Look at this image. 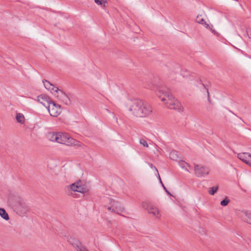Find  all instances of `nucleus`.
<instances>
[{
	"instance_id": "obj_4",
	"label": "nucleus",
	"mask_w": 251,
	"mask_h": 251,
	"mask_svg": "<svg viewBox=\"0 0 251 251\" xmlns=\"http://www.w3.org/2000/svg\"><path fill=\"white\" fill-rule=\"evenodd\" d=\"M143 206L149 214L152 215L156 219L160 218L161 214L159 209L155 205L151 203L146 202Z\"/></svg>"
},
{
	"instance_id": "obj_24",
	"label": "nucleus",
	"mask_w": 251,
	"mask_h": 251,
	"mask_svg": "<svg viewBox=\"0 0 251 251\" xmlns=\"http://www.w3.org/2000/svg\"><path fill=\"white\" fill-rule=\"evenodd\" d=\"M179 166L183 169H185L186 171H188L187 167H189L188 164L184 161H181L179 162Z\"/></svg>"
},
{
	"instance_id": "obj_21",
	"label": "nucleus",
	"mask_w": 251,
	"mask_h": 251,
	"mask_svg": "<svg viewBox=\"0 0 251 251\" xmlns=\"http://www.w3.org/2000/svg\"><path fill=\"white\" fill-rule=\"evenodd\" d=\"M16 119L18 122L23 124L25 120H24V115L21 113H18L16 115Z\"/></svg>"
},
{
	"instance_id": "obj_26",
	"label": "nucleus",
	"mask_w": 251,
	"mask_h": 251,
	"mask_svg": "<svg viewBox=\"0 0 251 251\" xmlns=\"http://www.w3.org/2000/svg\"><path fill=\"white\" fill-rule=\"evenodd\" d=\"M202 85L203 86V88H204V89L205 90V91L206 92L207 95L208 100L209 101H210V97H209V94L208 90V89L206 87V86L204 84H203Z\"/></svg>"
},
{
	"instance_id": "obj_7",
	"label": "nucleus",
	"mask_w": 251,
	"mask_h": 251,
	"mask_svg": "<svg viewBox=\"0 0 251 251\" xmlns=\"http://www.w3.org/2000/svg\"><path fill=\"white\" fill-rule=\"evenodd\" d=\"M141 100L138 99H135L132 100V105L130 107L129 110L132 112L133 114L138 116L141 113Z\"/></svg>"
},
{
	"instance_id": "obj_15",
	"label": "nucleus",
	"mask_w": 251,
	"mask_h": 251,
	"mask_svg": "<svg viewBox=\"0 0 251 251\" xmlns=\"http://www.w3.org/2000/svg\"><path fill=\"white\" fill-rule=\"evenodd\" d=\"M237 157L243 162L248 165L251 159V154L249 152H241L237 154Z\"/></svg>"
},
{
	"instance_id": "obj_10",
	"label": "nucleus",
	"mask_w": 251,
	"mask_h": 251,
	"mask_svg": "<svg viewBox=\"0 0 251 251\" xmlns=\"http://www.w3.org/2000/svg\"><path fill=\"white\" fill-rule=\"evenodd\" d=\"M152 113L151 105L147 102H142V118L149 117Z\"/></svg>"
},
{
	"instance_id": "obj_11",
	"label": "nucleus",
	"mask_w": 251,
	"mask_h": 251,
	"mask_svg": "<svg viewBox=\"0 0 251 251\" xmlns=\"http://www.w3.org/2000/svg\"><path fill=\"white\" fill-rule=\"evenodd\" d=\"M68 241L76 249L77 251H88L85 248L82 246L81 243L75 238L70 237Z\"/></svg>"
},
{
	"instance_id": "obj_12",
	"label": "nucleus",
	"mask_w": 251,
	"mask_h": 251,
	"mask_svg": "<svg viewBox=\"0 0 251 251\" xmlns=\"http://www.w3.org/2000/svg\"><path fill=\"white\" fill-rule=\"evenodd\" d=\"M153 149H154V146L151 142H147L142 140V154L148 155Z\"/></svg>"
},
{
	"instance_id": "obj_29",
	"label": "nucleus",
	"mask_w": 251,
	"mask_h": 251,
	"mask_svg": "<svg viewBox=\"0 0 251 251\" xmlns=\"http://www.w3.org/2000/svg\"><path fill=\"white\" fill-rule=\"evenodd\" d=\"M157 174H158V178H159V181H160V183L161 184V185H162V186H163V188H164V189H165V186L164 185V184H163V183H162V181H161V178H160V176H159V173H158Z\"/></svg>"
},
{
	"instance_id": "obj_28",
	"label": "nucleus",
	"mask_w": 251,
	"mask_h": 251,
	"mask_svg": "<svg viewBox=\"0 0 251 251\" xmlns=\"http://www.w3.org/2000/svg\"><path fill=\"white\" fill-rule=\"evenodd\" d=\"M157 174H158V178H159V181H160V183L161 184V185H162V186H163V188H164V189H165V186L164 185V184H163V183H162V181H161V178H160V176H159V173H158Z\"/></svg>"
},
{
	"instance_id": "obj_18",
	"label": "nucleus",
	"mask_w": 251,
	"mask_h": 251,
	"mask_svg": "<svg viewBox=\"0 0 251 251\" xmlns=\"http://www.w3.org/2000/svg\"><path fill=\"white\" fill-rule=\"evenodd\" d=\"M197 23L203 25L205 26L207 28H210L209 25L206 23L204 19L201 17V16H198L196 19Z\"/></svg>"
},
{
	"instance_id": "obj_34",
	"label": "nucleus",
	"mask_w": 251,
	"mask_h": 251,
	"mask_svg": "<svg viewBox=\"0 0 251 251\" xmlns=\"http://www.w3.org/2000/svg\"><path fill=\"white\" fill-rule=\"evenodd\" d=\"M69 195H72V193L69 194Z\"/></svg>"
},
{
	"instance_id": "obj_30",
	"label": "nucleus",
	"mask_w": 251,
	"mask_h": 251,
	"mask_svg": "<svg viewBox=\"0 0 251 251\" xmlns=\"http://www.w3.org/2000/svg\"><path fill=\"white\" fill-rule=\"evenodd\" d=\"M150 166L151 168H154V170L156 171L157 174L158 173L157 169L155 167L153 166V165L152 164H150Z\"/></svg>"
},
{
	"instance_id": "obj_27",
	"label": "nucleus",
	"mask_w": 251,
	"mask_h": 251,
	"mask_svg": "<svg viewBox=\"0 0 251 251\" xmlns=\"http://www.w3.org/2000/svg\"><path fill=\"white\" fill-rule=\"evenodd\" d=\"M157 174H158V178H159V181H160V183L161 184V185H162V186H163V188H164V189H165V186L164 185V184H163V183H162V181H161V178H160V176H159V173H158Z\"/></svg>"
},
{
	"instance_id": "obj_3",
	"label": "nucleus",
	"mask_w": 251,
	"mask_h": 251,
	"mask_svg": "<svg viewBox=\"0 0 251 251\" xmlns=\"http://www.w3.org/2000/svg\"><path fill=\"white\" fill-rule=\"evenodd\" d=\"M9 203L14 211L20 216L24 215L28 211V207L22 201L16 200H9Z\"/></svg>"
},
{
	"instance_id": "obj_14",
	"label": "nucleus",
	"mask_w": 251,
	"mask_h": 251,
	"mask_svg": "<svg viewBox=\"0 0 251 251\" xmlns=\"http://www.w3.org/2000/svg\"><path fill=\"white\" fill-rule=\"evenodd\" d=\"M37 101L47 107L52 100L47 95L42 94L37 97Z\"/></svg>"
},
{
	"instance_id": "obj_22",
	"label": "nucleus",
	"mask_w": 251,
	"mask_h": 251,
	"mask_svg": "<svg viewBox=\"0 0 251 251\" xmlns=\"http://www.w3.org/2000/svg\"><path fill=\"white\" fill-rule=\"evenodd\" d=\"M170 157L171 159L176 160L178 158L177 152L175 151H172L170 153Z\"/></svg>"
},
{
	"instance_id": "obj_32",
	"label": "nucleus",
	"mask_w": 251,
	"mask_h": 251,
	"mask_svg": "<svg viewBox=\"0 0 251 251\" xmlns=\"http://www.w3.org/2000/svg\"><path fill=\"white\" fill-rule=\"evenodd\" d=\"M248 165L251 167V160L250 161V162L249 163Z\"/></svg>"
},
{
	"instance_id": "obj_1",
	"label": "nucleus",
	"mask_w": 251,
	"mask_h": 251,
	"mask_svg": "<svg viewBox=\"0 0 251 251\" xmlns=\"http://www.w3.org/2000/svg\"><path fill=\"white\" fill-rule=\"evenodd\" d=\"M156 95L168 108L178 111H182L181 104L170 93L169 89L165 88H160L156 91Z\"/></svg>"
},
{
	"instance_id": "obj_17",
	"label": "nucleus",
	"mask_w": 251,
	"mask_h": 251,
	"mask_svg": "<svg viewBox=\"0 0 251 251\" xmlns=\"http://www.w3.org/2000/svg\"><path fill=\"white\" fill-rule=\"evenodd\" d=\"M43 82L44 84L45 87L47 89L50 90L52 93H55L54 90L56 87H54L50 82L46 80H43Z\"/></svg>"
},
{
	"instance_id": "obj_8",
	"label": "nucleus",
	"mask_w": 251,
	"mask_h": 251,
	"mask_svg": "<svg viewBox=\"0 0 251 251\" xmlns=\"http://www.w3.org/2000/svg\"><path fill=\"white\" fill-rule=\"evenodd\" d=\"M54 92L56 93L54 94V95L65 104L69 105L71 103V100L67 95L61 90L59 89L58 88H56Z\"/></svg>"
},
{
	"instance_id": "obj_20",
	"label": "nucleus",
	"mask_w": 251,
	"mask_h": 251,
	"mask_svg": "<svg viewBox=\"0 0 251 251\" xmlns=\"http://www.w3.org/2000/svg\"><path fill=\"white\" fill-rule=\"evenodd\" d=\"M95 2L99 5H101L103 7H106L108 4V2L106 0H94Z\"/></svg>"
},
{
	"instance_id": "obj_16",
	"label": "nucleus",
	"mask_w": 251,
	"mask_h": 251,
	"mask_svg": "<svg viewBox=\"0 0 251 251\" xmlns=\"http://www.w3.org/2000/svg\"><path fill=\"white\" fill-rule=\"evenodd\" d=\"M68 188L73 192H77L81 193H83L85 190L84 187L79 184L78 182L72 184L69 186Z\"/></svg>"
},
{
	"instance_id": "obj_6",
	"label": "nucleus",
	"mask_w": 251,
	"mask_h": 251,
	"mask_svg": "<svg viewBox=\"0 0 251 251\" xmlns=\"http://www.w3.org/2000/svg\"><path fill=\"white\" fill-rule=\"evenodd\" d=\"M110 206H108L107 209L109 211L119 214L120 212L124 211V208L122 204L118 201L113 200H109Z\"/></svg>"
},
{
	"instance_id": "obj_13",
	"label": "nucleus",
	"mask_w": 251,
	"mask_h": 251,
	"mask_svg": "<svg viewBox=\"0 0 251 251\" xmlns=\"http://www.w3.org/2000/svg\"><path fill=\"white\" fill-rule=\"evenodd\" d=\"M240 218L244 222L251 225V211L242 210L238 213Z\"/></svg>"
},
{
	"instance_id": "obj_25",
	"label": "nucleus",
	"mask_w": 251,
	"mask_h": 251,
	"mask_svg": "<svg viewBox=\"0 0 251 251\" xmlns=\"http://www.w3.org/2000/svg\"><path fill=\"white\" fill-rule=\"evenodd\" d=\"M229 202V200L227 199V198H226L224 200H223L221 201L220 204L221 205L225 206H226L228 204Z\"/></svg>"
},
{
	"instance_id": "obj_19",
	"label": "nucleus",
	"mask_w": 251,
	"mask_h": 251,
	"mask_svg": "<svg viewBox=\"0 0 251 251\" xmlns=\"http://www.w3.org/2000/svg\"><path fill=\"white\" fill-rule=\"evenodd\" d=\"M0 216L6 221L9 219L8 214L4 208H0Z\"/></svg>"
},
{
	"instance_id": "obj_31",
	"label": "nucleus",
	"mask_w": 251,
	"mask_h": 251,
	"mask_svg": "<svg viewBox=\"0 0 251 251\" xmlns=\"http://www.w3.org/2000/svg\"><path fill=\"white\" fill-rule=\"evenodd\" d=\"M165 191L168 194L171 195V194L170 193V192L169 191H168V190H167V189L165 188V189H164Z\"/></svg>"
},
{
	"instance_id": "obj_5",
	"label": "nucleus",
	"mask_w": 251,
	"mask_h": 251,
	"mask_svg": "<svg viewBox=\"0 0 251 251\" xmlns=\"http://www.w3.org/2000/svg\"><path fill=\"white\" fill-rule=\"evenodd\" d=\"M50 116L57 117L61 113V106L52 101L46 107Z\"/></svg>"
},
{
	"instance_id": "obj_33",
	"label": "nucleus",
	"mask_w": 251,
	"mask_h": 251,
	"mask_svg": "<svg viewBox=\"0 0 251 251\" xmlns=\"http://www.w3.org/2000/svg\"><path fill=\"white\" fill-rule=\"evenodd\" d=\"M139 142L140 144H141V139L139 140Z\"/></svg>"
},
{
	"instance_id": "obj_2",
	"label": "nucleus",
	"mask_w": 251,
	"mask_h": 251,
	"mask_svg": "<svg viewBox=\"0 0 251 251\" xmlns=\"http://www.w3.org/2000/svg\"><path fill=\"white\" fill-rule=\"evenodd\" d=\"M47 136L48 139L50 141H55L68 146L71 145L75 143V140L66 133L49 132Z\"/></svg>"
},
{
	"instance_id": "obj_23",
	"label": "nucleus",
	"mask_w": 251,
	"mask_h": 251,
	"mask_svg": "<svg viewBox=\"0 0 251 251\" xmlns=\"http://www.w3.org/2000/svg\"><path fill=\"white\" fill-rule=\"evenodd\" d=\"M218 189V187L217 186H213L211 188H210L208 192L209 194L211 195H214V194L217 191Z\"/></svg>"
},
{
	"instance_id": "obj_9",
	"label": "nucleus",
	"mask_w": 251,
	"mask_h": 251,
	"mask_svg": "<svg viewBox=\"0 0 251 251\" xmlns=\"http://www.w3.org/2000/svg\"><path fill=\"white\" fill-rule=\"evenodd\" d=\"M194 171L196 176L199 177H203L209 174L207 168L199 165H195Z\"/></svg>"
}]
</instances>
